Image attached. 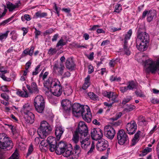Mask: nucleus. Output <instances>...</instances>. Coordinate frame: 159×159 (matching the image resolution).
I'll return each instance as SVG.
<instances>
[{
	"instance_id": "38",
	"label": "nucleus",
	"mask_w": 159,
	"mask_h": 159,
	"mask_svg": "<svg viewBox=\"0 0 159 159\" xmlns=\"http://www.w3.org/2000/svg\"><path fill=\"white\" fill-rule=\"evenodd\" d=\"M15 15V14H14L12 15L11 17L9 18L6 20L0 23V26H4L7 24L10 21H11L12 20L13 18Z\"/></svg>"
},
{
	"instance_id": "53",
	"label": "nucleus",
	"mask_w": 159,
	"mask_h": 159,
	"mask_svg": "<svg viewBox=\"0 0 159 159\" xmlns=\"http://www.w3.org/2000/svg\"><path fill=\"white\" fill-rule=\"evenodd\" d=\"M57 50L56 48H51L48 50V53L51 55H53L56 53Z\"/></svg>"
},
{
	"instance_id": "7",
	"label": "nucleus",
	"mask_w": 159,
	"mask_h": 159,
	"mask_svg": "<svg viewBox=\"0 0 159 159\" xmlns=\"http://www.w3.org/2000/svg\"><path fill=\"white\" fill-rule=\"evenodd\" d=\"M136 41L149 42V35L145 32V28L143 25L139 26L137 32V38Z\"/></svg>"
},
{
	"instance_id": "24",
	"label": "nucleus",
	"mask_w": 159,
	"mask_h": 159,
	"mask_svg": "<svg viewBox=\"0 0 159 159\" xmlns=\"http://www.w3.org/2000/svg\"><path fill=\"white\" fill-rule=\"evenodd\" d=\"M20 4V1L19 2L15 3L14 5L11 2H9L7 4V7L10 12L12 11L15 8L19 7Z\"/></svg>"
},
{
	"instance_id": "9",
	"label": "nucleus",
	"mask_w": 159,
	"mask_h": 159,
	"mask_svg": "<svg viewBox=\"0 0 159 159\" xmlns=\"http://www.w3.org/2000/svg\"><path fill=\"white\" fill-rule=\"evenodd\" d=\"M117 139L120 145L127 144L129 142V137L123 129H120L117 134Z\"/></svg>"
},
{
	"instance_id": "13",
	"label": "nucleus",
	"mask_w": 159,
	"mask_h": 159,
	"mask_svg": "<svg viewBox=\"0 0 159 159\" xmlns=\"http://www.w3.org/2000/svg\"><path fill=\"white\" fill-rule=\"evenodd\" d=\"M103 134L102 131L100 128H93L91 130L90 135L93 140H97L101 139Z\"/></svg>"
},
{
	"instance_id": "20",
	"label": "nucleus",
	"mask_w": 159,
	"mask_h": 159,
	"mask_svg": "<svg viewBox=\"0 0 159 159\" xmlns=\"http://www.w3.org/2000/svg\"><path fill=\"white\" fill-rule=\"evenodd\" d=\"M149 42L136 41V47L140 51L143 52L146 50L149 45Z\"/></svg>"
},
{
	"instance_id": "62",
	"label": "nucleus",
	"mask_w": 159,
	"mask_h": 159,
	"mask_svg": "<svg viewBox=\"0 0 159 159\" xmlns=\"http://www.w3.org/2000/svg\"><path fill=\"white\" fill-rule=\"evenodd\" d=\"M100 27V25H94L92 27L89 29V30L90 31H95V30H97V29Z\"/></svg>"
},
{
	"instance_id": "48",
	"label": "nucleus",
	"mask_w": 159,
	"mask_h": 159,
	"mask_svg": "<svg viewBox=\"0 0 159 159\" xmlns=\"http://www.w3.org/2000/svg\"><path fill=\"white\" fill-rule=\"evenodd\" d=\"M33 146L31 144L29 147L28 149V152L26 156V158L28 157L31 154L32 152L33 151Z\"/></svg>"
},
{
	"instance_id": "26",
	"label": "nucleus",
	"mask_w": 159,
	"mask_h": 159,
	"mask_svg": "<svg viewBox=\"0 0 159 159\" xmlns=\"http://www.w3.org/2000/svg\"><path fill=\"white\" fill-rule=\"evenodd\" d=\"M74 154L76 159H77L79 157L80 155L81 149L79 145L75 144L74 146Z\"/></svg>"
},
{
	"instance_id": "12",
	"label": "nucleus",
	"mask_w": 159,
	"mask_h": 159,
	"mask_svg": "<svg viewBox=\"0 0 159 159\" xmlns=\"http://www.w3.org/2000/svg\"><path fill=\"white\" fill-rule=\"evenodd\" d=\"M71 108L72 114L75 116L78 117L81 114L85 108L83 105H81L79 103H75L72 106Z\"/></svg>"
},
{
	"instance_id": "63",
	"label": "nucleus",
	"mask_w": 159,
	"mask_h": 159,
	"mask_svg": "<svg viewBox=\"0 0 159 159\" xmlns=\"http://www.w3.org/2000/svg\"><path fill=\"white\" fill-rule=\"evenodd\" d=\"M94 71L93 67L91 65L88 66V73L89 74H91Z\"/></svg>"
},
{
	"instance_id": "4",
	"label": "nucleus",
	"mask_w": 159,
	"mask_h": 159,
	"mask_svg": "<svg viewBox=\"0 0 159 159\" xmlns=\"http://www.w3.org/2000/svg\"><path fill=\"white\" fill-rule=\"evenodd\" d=\"M143 65L146 74H149L150 73L155 74L158 68L155 62L151 59H148L143 61Z\"/></svg>"
},
{
	"instance_id": "27",
	"label": "nucleus",
	"mask_w": 159,
	"mask_h": 159,
	"mask_svg": "<svg viewBox=\"0 0 159 159\" xmlns=\"http://www.w3.org/2000/svg\"><path fill=\"white\" fill-rule=\"evenodd\" d=\"M31 107L28 103H25L21 109L22 112H23L25 114L31 113L30 111L31 110Z\"/></svg>"
},
{
	"instance_id": "1",
	"label": "nucleus",
	"mask_w": 159,
	"mask_h": 159,
	"mask_svg": "<svg viewBox=\"0 0 159 159\" xmlns=\"http://www.w3.org/2000/svg\"><path fill=\"white\" fill-rule=\"evenodd\" d=\"M52 127L46 121L43 120L37 130L38 134L41 139H45L52 132Z\"/></svg>"
},
{
	"instance_id": "37",
	"label": "nucleus",
	"mask_w": 159,
	"mask_h": 159,
	"mask_svg": "<svg viewBox=\"0 0 159 159\" xmlns=\"http://www.w3.org/2000/svg\"><path fill=\"white\" fill-rule=\"evenodd\" d=\"M57 81H58L56 79H52L51 77H49L47 80L44 81L43 83V85L44 87H46V85L48 84L50 85V88H51V83L52 82L55 81L57 82Z\"/></svg>"
},
{
	"instance_id": "44",
	"label": "nucleus",
	"mask_w": 159,
	"mask_h": 159,
	"mask_svg": "<svg viewBox=\"0 0 159 159\" xmlns=\"http://www.w3.org/2000/svg\"><path fill=\"white\" fill-rule=\"evenodd\" d=\"M119 60L118 59H112L110 60L109 63V65L110 67L112 68H114L115 65L117 63Z\"/></svg>"
},
{
	"instance_id": "46",
	"label": "nucleus",
	"mask_w": 159,
	"mask_h": 159,
	"mask_svg": "<svg viewBox=\"0 0 159 159\" xmlns=\"http://www.w3.org/2000/svg\"><path fill=\"white\" fill-rule=\"evenodd\" d=\"M54 5L53 7V9L55 10L54 12L57 14V16H60V11L61 10V7H58L55 3H54Z\"/></svg>"
},
{
	"instance_id": "49",
	"label": "nucleus",
	"mask_w": 159,
	"mask_h": 159,
	"mask_svg": "<svg viewBox=\"0 0 159 159\" xmlns=\"http://www.w3.org/2000/svg\"><path fill=\"white\" fill-rule=\"evenodd\" d=\"M154 14V13L151 12L150 11H149L147 17V20L148 22H150L152 20Z\"/></svg>"
},
{
	"instance_id": "61",
	"label": "nucleus",
	"mask_w": 159,
	"mask_h": 159,
	"mask_svg": "<svg viewBox=\"0 0 159 159\" xmlns=\"http://www.w3.org/2000/svg\"><path fill=\"white\" fill-rule=\"evenodd\" d=\"M1 89L3 92H8L9 90L7 88V86L6 85H4L0 87Z\"/></svg>"
},
{
	"instance_id": "32",
	"label": "nucleus",
	"mask_w": 159,
	"mask_h": 159,
	"mask_svg": "<svg viewBox=\"0 0 159 159\" xmlns=\"http://www.w3.org/2000/svg\"><path fill=\"white\" fill-rule=\"evenodd\" d=\"M67 43V40L65 41L62 38H61L57 43L56 47L57 48H58L59 46L62 47L63 46L66 45Z\"/></svg>"
},
{
	"instance_id": "35",
	"label": "nucleus",
	"mask_w": 159,
	"mask_h": 159,
	"mask_svg": "<svg viewBox=\"0 0 159 159\" xmlns=\"http://www.w3.org/2000/svg\"><path fill=\"white\" fill-rule=\"evenodd\" d=\"M19 151L17 149H16L14 153L9 158V159H19Z\"/></svg>"
},
{
	"instance_id": "34",
	"label": "nucleus",
	"mask_w": 159,
	"mask_h": 159,
	"mask_svg": "<svg viewBox=\"0 0 159 159\" xmlns=\"http://www.w3.org/2000/svg\"><path fill=\"white\" fill-rule=\"evenodd\" d=\"M54 68H55L58 69V72L61 75L63 73V71L65 68V67L63 63L60 64V66L58 67L57 65H55L54 66Z\"/></svg>"
},
{
	"instance_id": "18",
	"label": "nucleus",
	"mask_w": 159,
	"mask_h": 159,
	"mask_svg": "<svg viewBox=\"0 0 159 159\" xmlns=\"http://www.w3.org/2000/svg\"><path fill=\"white\" fill-rule=\"evenodd\" d=\"M62 154L63 156L68 158V159H76L74 152H72V148L71 146L67 147Z\"/></svg>"
},
{
	"instance_id": "3",
	"label": "nucleus",
	"mask_w": 159,
	"mask_h": 159,
	"mask_svg": "<svg viewBox=\"0 0 159 159\" xmlns=\"http://www.w3.org/2000/svg\"><path fill=\"white\" fill-rule=\"evenodd\" d=\"M57 141L56 138L52 136L48 137L46 140H42L40 145L43 146V148H46L48 149L51 152H53L55 150L57 144Z\"/></svg>"
},
{
	"instance_id": "52",
	"label": "nucleus",
	"mask_w": 159,
	"mask_h": 159,
	"mask_svg": "<svg viewBox=\"0 0 159 159\" xmlns=\"http://www.w3.org/2000/svg\"><path fill=\"white\" fill-rule=\"evenodd\" d=\"M152 151V148L147 147L142 152V154L143 156L146 155L148 153L151 152Z\"/></svg>"
},
{
	"instance_id": "8",
	"label": "nucleus",
	"mask_w": 159,
	"mask_h": 159,
	"mask_svg": "<svg viewBox=\"0 0 159 159\" xmlns=\"http://www.w3.org/2000/svg\"><path fill=\"white\" fill-rule=\"evenodd\" d=\"M47 88L48 90L51 92L54 96L59 97L61 95L62 93V87L60 82L58 81L57 82L53 81L51 83V88Z\"/></svg>"
},
{
	"instance_id": "60",
	"label": "nucleus",
	"mask_w": 159,
	"mask_h": 159,
	"mask_svg": "<svg viewBox=\"0 0 159 159\" xmlns=\"http://www.w3.org/2000/svg\"><path fill=\"white\" fill-rule=\"evenodd\" d=\"M34 48H35L33 46H31L30 49L28 48L29 55L30 56H32Z\"/></svg>"
},
{
	"instance_id": "47",
	"label": "nucleus",
	"mask_w": 159,
	"mask_h": 159,
	"mask_svg": "<svg viewBox=\"0 0 159 159\" xmlns=\"http://www.w3.org/2000/svg\"><path fill=\"white\" fill-rule=\"evenodd\" d=\"M21 19L23 21H24L25 20L29 21L31 20V16L29 14H25L21 16Z\"/></svg>"
},
{
	"instance_id": "40",
	"label": "nucleus",
	"mask_w": 159,
	"mask_h": 159,
	"mask_svg": "<svg viewBox=\"0 0 159 159\" xmlns=\"http://www.w3.org/2000/svg\"><path fill=\"white\" fill-rule=\"evenodd\" d=\"M129 84L127 86L129 90H132L136 87V84L135 82L133 81H129L128 82Z\"/></svg>"
},
{
	"instance_id": "29",
	"label": "nucleus",
	"mask_w": 159,
	"mask_h": 159,
	"mask_svg": "<svg viewBox=\"0 0 159 159\" xmlns=\"http://www.w3.org/2000/svg\"><path fill=\"white\" fill-rule=\"evenodd\" d=\"M16 94L19 96L23 98H27L28 97V93L26 89H25V91H21V90L18 89L16 92Z\"/></svg>"
},
{
	"instance_id": "21",
	"label": "nucleus",
	"mask_w": 159,
	"mask_h": 159,
	"mask_svg": "<svg viewBox=\"0 0 159 159\" xmlns=\"http://www.w3.org/2000/svg\"><path fill=\"white\" fill-rule=\"evenodd\" d=\"M66 66L67 69L71 71L73 70L75 67V64L73 59L68 58L66 62Z\"/></svg>"
},
{
	"instance_id": "19",
	"label": "nucleus",
	"mask_w": 159,
	"mask_h": 159,
	"mask_svg": "<svg viewBox=\"0 0 159 159\" xmlns=\"http://www.w3.org/2000/svg\"><path fill=\"white\" fill-rule=\"evenodd\" d=\"M26 87L30 93L38 94L39 93V89L36 83L34 82H32L31 86L29 84L26 85Z\"/></svg>"
},
{
	"instance_id": "22",
	"label": "nucleus",
	"mask_w": 159,
	"mask_h": 159,
	"mask_svg": "<svg viewBox=\"0 0 159 159\" xmlns=\"http://www.w3.org/2000/svg\"><path fill=\"white\" fill-rule=\"evenodd\" d=\"M24 119L27 123L32 124L34 121V115L32 113H29L25 114Z\"/></svg>"
},
{
	"instance_id": "10",
	"label": "nucleus",
	"mask_w": 159,
	"mask_h": 159,
	"mask_svg": "<svg viewBox=\"0 0 159 159\" xmlns=\"http://www.w3.org/2000/svg\"><path fill=\"white\" fill-rule=\"evenodd\" d=\"M61 106L63 113L67 116L69 115L72 106L71 102L68 99H63L61 102Z\"/></svg>"
},
{
	"instance_id": "64",
	"label": "nucleus",
	"mask_w": 159,
	"mask_h": 159,
	"mask_svg": "<svg viewBox=\"0 0 159 159\" xmlns=\"http://www.w3.org/2000/svg\"><path fill=\"white\" fill-rule=\"evenodd\" d=\"M120 89V91L122 93H124L129 90L128 88H127V86L121 87Z\"/></svg>"
},
{
	"instance_id": "23",
	"label": "nucleus",
	"mask_w": 159,
	"mask_h": 159,
	"mask_svg": "<svg viewBox=\"0 0 159 159\" xmlns=\"http://www.w3.org/2000/svg\"><path fill=\"white\" fill-rule=\"evenodd\" d=\"M89 139H83L80 141L81 147L85 150H88L90 146V142L89 141Z\"/></svg>"
},
{
	"instance_id": "2",
	"label": "nucleus",
	"mask_w": 159,
	"mask_h": 159,
	"mask_svg": "<svg viewBox=\"0 0 159 159\" xmlns=\"http://www.w3.org/2000/svg\"><path fill=\"white\" fill-rule=\"evenodd\" d=\"M75 131L80 134V139H89L90 135L88 129L84 122L80 121L79 123L77 128Z\"/></svg>"
},
{
	"instance_id": "56",
	"label": "nucleus",
	"mask_w": 159,
	"mask_h": 159,
	"mask_svg": "<svg viewBox=\"0 0 159 159\" xmlns=\"http://www.w3.org/2000/svg\"><path fill=\"white\" fill-rule=\"evenodd\" d=\"M1 97L6 101L8 102L9 100V96L6 93H3L1 94Z\"/></svg>"
},
{
	"instance_id": "15",
	"label": "nucleus",
	"mask_w": 159,
	"mask_h": 159,
	"mask_svg": "<svg viewBox=\"0 0 159 159\" xmlns=\"http://www.w3.org/2000/svg\"><path fill=\"white\" fill-rule=\"evenodd\" d=\"M104 134L108 139H112L115 134V131L114 128L111 125H107L104 128Z\"/></svg>"
},
{
	"instance_id": "59",
	"label": "nucleus",
	"mask_w": 159,
	"mask_h": 159,
	"mask_svg": "<svg viewBox=\"0 0 159 159\" xmlns=\"http://www.w3.org/2000/svg\"><path fill=\"white\" fill-rule=\"evenodd\" d=\"M34 28L35 30L34 32V34H35V38L36 39H38V36L40 35L41 34V31L38 30L37 29L35 28Z\"/></svg>"
},
{
	"instance_id": "11",
	"label": "nucleus",
	"mask_w": 159,
	"mask_h": 159,
	"mask_svg": "<svg viewBox=\"0 0 159 159\" xmlns=\"http://www.w3.org/2000/svg\"><path fill=\"white\" fill-rule=\"evenodd\" d=\"M137 128V125L135 121L134 120H131L126 125V133L129 135H132L135 132Z\"/></svg>"
},
{
	"instance_id": "42",
	"label": "nucleus",
	"mask_w": 159,
	"mask_h": 159,
	"mask_svg": "<svg viewBox=\"0 0 159 159\" xmlns=\"http://www.w3.org/2000/svg\"><path fill=\"white\" fill-rule=\"evenodd\" d=\"M88 95L89 97L93 100H95L97 99L98 96L95 94L93 92H89L88 93Z\"/></svg>"
},
{
	"instance_id": "39",
	"label": "nucleus",
	"mask_w": 159,
	"mask_h": 159,
	"mask_svg": "<svg viewBox=\"0 0 159 159\" xmlns=\"http://www.w3.org/2000/svg\"><path fill=\"white\" fill-rule=\"evenodd\" d=\"M117 95L115 93L113 92V93H112L111 94V97L110 100L112 101V103L114 104L115 103H117L118 102V101L116 99V98L117 97Z\"/></svg>"
},
{
	"instance_id": "25",
	"label": "nucleus",
	"mask_w": 159,
	"mask_h": 159,
	"mask_svg": "<svg viewBox=\"0 0 159 159\" xmlns=\"http://www.w3.org/2000/svg\"><path fill=\"white\" fill-rule=\"evenodd\" d=\"M64 132V130L61 127L59 126L56 127L55 129V134L58 140L60 139Z\"/></svg>"
},
{
	"instance_id": "50",
	"label": "nucleus",
	"mask_w": 159,
	"mask_h": 159,
	"mask_svg": "<svg viewBox=\"0 0 159 159\" xmlns=\"http://www.w3.org/2000/svg\"><path fill=\"white\" fill-rule=\"evenodd\" d=\"M131 99L132 97L131 96H127L122 100V104L124 105L126 103L128 102Z\"/></svg>"
},
{
	"instance_id": "31",
	"label": "nucleus",
	"mask_w": 159,
	"mask_h": 159,
	"mask_svg": "<svg viewBox=\"0 0 159 159\" xmlns=\"http://www.w3.org/2000/svg\"><path fill=\"white\" fill-rule=\"evenodd\" d=\"M63 93L65 96L71 95L72 93V90L70 87L65 88L63 90Z\"/></svg>"
},
{
	"instance_id": "16",
	"label": "nucleus",
	"mask_w": 159,
	"mask_h": 159,
	"mask_svg": "<svg viewBox=\"0 0 159 159\" xmlns=\"http://www.w3.org/2000/svg\"><path fill=\"white\" fill-rule=\"evenodd\" d=\"M81 115L83 120L87 123H90L91 120L92 115L89 107H87L84 110L82 111Z\"/></svg>"
},
{
	"instance_id": "51",
	"label": "nucleus",
	"mask_w": 159,
	"mask_h": 159,
	"mask_svg": "<svg viewBox=\"0 0 159 159\" xmlns=\"http://www.w3.org/2000/svg\"><path fill=\"white\" fill-rule=\"evenodd\" d=\"M122 10V7L121 5L119 3H117L115 6V10L114 12L117 13H119Z\"/></svg>"
},
{
	"instance_id": "28",
	"label": "nucleus",
	"mask_w": 159,
	"mask_h": 159,
	"mask_svg": "<svg viewBox=\"0 0 159 159\" xmlns=\"http://www.w3.org/2000/svg\"><path fill=\"white\" fill-rule=\"evenodd\" d=\"M132 34V30L131 29H130L129 30L125 35H124V43H128V40L130 39Z\"/></svg>"
},
{
	"instance_id": "54",
	"label": "nucleus",
	"mask_w": 159,
	"mask_h": 159,
	"mask_svg": "<svg viewBox=\"0 0 159 159\" xmlns=\"http://www.w3.org/2000/svg\"><path fill=\"white\" fill-rule=\"evenodd\" d=\"M95 145L94 143L93 142L91 144L90 148L87 154L88 155L90 154L93 151V150L94 149Z\"/></svg>"
},
{
	"instance_id": "14",
	"label": "nucleus",
	"mask_w": 159,
	"mask_h": 159,
	"mask_svg": "<svg viewBox=\"0 0 159 159\" xmlns=\"http://www.w3.org/2000/svg\"><path fill=\"white\" fill-rule=\"evenodd\" d=\"M109 146L108 142L104 139H99L96 144L97 149L100 151L102 152L105 150Z\"/></svg>"
},
{
	"instance_id": "58",
	"label": "nucleus",
	"mask_w": 159,
	"mask_h": 159,
	"mask_svg": "<svg viewBox=\"0 0 159 159\" xmlns=\"http://www.w3.org/2000/svg\"><path fill=\"white\" fill-rule=\"evenodd\" d=\"M122 115V113L121 112L117 113L116 114L115 116L114 117L112 118V120H116L119 118Z\"/></svg>"
},
{
	"instance_id": "55",
	"label": "nucleus",
	"mask_w": 159,
	"mask_h": 159,
	"mask_svg": "<svg viewBox=\"0 0 159 159\" xmlns=\"http://www.w3.org/2000/svg\"><path fill=\"white\" fill-rule=\"evenodd\" d=\"M0 77L4 81H10L11 79L10 78H7L5 76V75L3 74H0Z\"/></svg>"
},
{
	"instance_id": "43",
	"label": "nucleus",
	"mask_w": 159,
	"mask_h": 159,
	"mask_svg": "<svg viewBox=\"0 0 159 159\" xmlns=\"http://www.w3.org/2000/svg\"><path fill=\"white\" fill-rule=\"evenodd\" d=\"M9 31L7 30L4 33H0V40L2 41L3 39H5L7 37Z\"/></svg>"
},
{
	"instance_id": "57",
	"label": "nucleus",
	"mask_w": 159,
	"mask_h": 159,
	"mask_svg": "<svg viewBox=\"0 0 159 159\" xmlns=\"http://www.w3.org/2000/svg\"><path fill=\"white\" fill-rule=\"evenodd\" d=\"M90 76L89 75H88L87 77L84 79V83L87 84L89 85H90L91 83L90 81Z\"/></svg>"
},
{
	"instance_id": "5",
	"label": "nucleus",
	"mask_w": 159,
	"mask_h": 159,
	"mask_svg": "<svg viewBox=\"0 0 159 159\" xmlns=\"http://www.w3.org/2000/svg\"><path fill=\"white\" fill-rule=\"evenodd\" d=\"M13 143L11 138L4 133L0 134V148L5 149H11Z\"/></svg>"
},
{
	"instance_id": "6",
	"label": "nucleus",
	"mask_w": 159,
	"mask_h": 159,
	"mask_svg": "<svg viewBox=\"0 0 159 159\" xmlns=\"http://www.w3.org/2000/svg\"><path fill=\"white\" fill-rule=\"evenodd\" d=\"M34 105L36 111L39 113H43L45 107V102L43 97L41 95L37 96L34 101Z\"/></svg>"
},
{
	"instance_id": "17",
	"label": "nucleus",
	"mask_w": 159,
	"mask_h": 159,
	"mask_svg": "<svg viewBox=\"0 0 159 159\" xmlns=\"http://www.w3.org/2000/svg\"><path fill=\"white\" fill-rule=\"evenodd\" d=\"M66 143L63 142H60L56 145V148L55 149L56 153L58 155H61L64 151L67 148Z\"/></svg>"
},
{
	"instance_id": "33",
	"label": "nucleus",
	"mask_w": 159,
	"mask_h": 159,
	"mask_svg": "<svg viewBox=\"0 0 159 159\" xmlns=\"http://www.w3.org/2000/svg\"><path fill=\"white\" fill-rule=\"evenodd\" d=\"M123 50L125 54L127 56L130 54V51L128 46V43H124L123 45Z\"/></svg>"
},
{
	"instance_id": "45",
	"label": "nucleus",
	"mask_w": 159,
	"mask_h": 159,
	"mask_svg": "<svg viewBox=\"0 0 159 159\" xmlns=\"http://www.w3.org/2000/svg\"><path fill=\"white\" fill-rule=\"evenodd\" d=\"M112 93H113V92L111 91L107 92V91H104L102 93V94L104 96L109 98V100H110Z\"/></svg>"
},
{
	"instance_id": "30",
	"label": "nucleus",
	"mask_w": 159,
	"mask_h": 159,
	"mask_svg": "<svg viewBox=\"0 0 159 159\" xmlns=\"http://www.w3.org/2000/svg\"><path fill=\"white\" fill-rule=\"evenodd\" d=\"M48 14L46 12H41L39 11L35 13L34 16V18L37 19L38 18H42L47 16Z\"/></svg>"
},
{
	"instance_id": "36",
	"label": "nucleus",
	"mask_w": 159,
	"mask_h": 159,
	"mask_svg": "<svg viewBox=\"0 0 159 159\" xmlns=\"http://www.w3.org/2000/svg\"><path fill=\"white\" fill-rule=\"evenodd\" d=\"M73 136L72 140L75 143H76L79 141V138H80V134L75 131Z\"/></svg>"
},
{
	"instance_id": "41",
	"label": "nucleus",
	"mask_w": 159,
	"mask_h": 159,
	"mask_svg": "<svg viewBox=\"0 0 159 159\" xmlns=\"http://www.w3.org/2000/svg\"><path fill=\"white\" fill-rule=\"evenodd\" d=\"M41 65L40 64H39L37 66L35 69L32 72L33 75H36L39 74L41 70V69L40 67Z\"/></svg>"
}]
</instances>
